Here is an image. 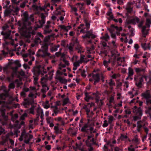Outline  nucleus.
I'll return each instance as SVG.
<instances>
[{
	"mask_svg": "<svg viewBox=\"0 0 151 151\" xmlns=\"http://www.w3.org/2000/svg\"><path fill=\"white\" fill-rule=\"evenodd\" d=\"M48 45L45 43L42 45L41 48L38 50L36 56L37 57L44 58L46 56H49L50 54L48 52Z\"/></svg>",
	"mask_w": 151,
	"mask_h": 151,
	"instance_id": "nucleus-1",
	"label": "nucleus"
},
{
	"mask_svg": "<svg viewBox=\"0 0 151 151\" xmlns=\"http://www.w3.org/2000/svg\"><path fill=\"white\" fill-rule=\"evenodd\" d=\"M24 17L23 22L22 24L20 23L19 21L18 22V24H19V26H21L22 25L21 29H27L29 30H32V27L30 26L31 24V22L28 21V20L29 19L28 14L27 13H24Z\"/></svg>",
	"mask_w": 151,
	"mask_h": 151,
	"instance_id": "nucleus-2",
	"label": "nucleus"
},
{
	"mask_svg": "<svg viewBox=\"0 0 151 151\" xmlns=\"http://www.w3.org/2000/svg\"><path fill=\"white\" fill-rule=\"evenodd\" d=\"M143 98L146 100L145 104L147 106H149L151 104V95L149 90H147L145 92L141 94Z\"/></svg>",
	"mask_w": 151,
	"mask_h": 151,
	"instance_id": "nucleus-3",
	"label": "nucleus"
},
{
	"mask_svg": "<svg viewBox=\"0 0 151 151\" xmlns=\"http://www.w3.org/2000/svg\"><path fill=\"white\" fill-rule=\"evenodd\" d=\"M150 24L151 25V20L149 19H147L145 22L146 26H143L142 27V37H146L148 32L147 30H146V27L150 28Z\"/></svg>",
	"mask_w": 151,
	"mask_h": 151,
	"instance_id": "nucleus-4",
	"label": "nucleus"
},
{
	"mask_svg": "<svg viewBox=\"0 0 151 151\" xmlns=\"http://www.w3.org/2000/svg\"><path fill=\"white\" fill-rule=\"evenodd\" d=\"M41 20L39 21L37 23H36L35 25L34 26L35 29L37 30L39 28L42 27L44 24L45 23V16L43 13L41 14Z\"/></svg>",
	"mask_w": 151,
	"mask_h": 151,
	"instance_id": "nucleus-5",
	"label": "nucleus"
},
{
	"mask_svg": "<svg viewBox=\"0 0 151 151\" xmlns=\"http://www.w3.org/2000/svg\"><path fill=\"white\" fill-rule=\"evenodd\" d=\"M134 80L135 81V85L139 88L142 87V82L143 81V76H139L135 75L134 78Z\"/></svg>",
	"mask_w": 151,
	"mask_h": 151,
	"instance_id": "nucleus-6",
	"label": "nucleus"
},
{
	"mask_svg": "<svg viewBox=\"0 0 151 151\" xmlns=\"http://www.w3.org/2000/svg\"><path fill=\"white\" fill-rule=\"evenodd\" d=\"M41 68V66L40 65H37L34 67L32 70L33 75L39 76L41 74H43Z\"/></svg>",
	"mask_w": 151,
	"mask_h": 151,
	"instance_id": "nucleus-7",
	"label": "nucleus"
},
{
	"mask_svg": "<svg viewBox=\"0 0 151 151\" xmlns=\"http://www.w3.org/2000/svg\"><path fill=\"white\" fill-rule=\"evenodd\" d=\"M24 137L25 139H32L33 137V135L30 134L28 133H26L25 129H24L22 132L21 135L19 139L20 142H22L23 140V137Z\"/></svg>",
	"mask_w": 151,
	"mask_h": 151,
	"instance_id": "nucleus-8",
	"label": "nucleus"
},
{
	"mask_svg": "<svg viewBox=\"0 0 151 151\" xmlns=\"http://www.w3.org/2000/svg\"><path fill=\"white\" fill-rule=\"evenodd\" d=\"M132 17L131 16V17L127 18L126 20V23L128 24H136V23H138L139 21V19L137 17L135 18L131 19L132 18Z\"/></svg>",
	"mask_w": 151,
	"mask_h": 151,
	"instance_id": "nucleus-9",
	"label": "nucleus"
},
{
	"mask_svg": "<svg viewBox=\"0 0 151 151\" xmlns=\"http://www.w3.org/2000/svg\"><path fill=\"white\" fill-rule=\"evenodd\" d=\"M133 112L136 115L142 116L143 113L142 110L140 107L138 108L137 106H135L133 107Z\"/></svg>",
	"mask_w": 151,
	"mask_h": 151,
	"instance_id": "nucleus-10",
	"label": "nucleus"
},
{
	"mask_svg": "<svg viewBox=\"0 0 151 151\" xmlns=\"http://www.w3.org/2000/svg\"><path fill=\"white\" fill-rule=\"evenodd\" d=\"M82 37L83 39L88 38L89 39L91 38L93 39L96 37V36L93 34L92 32H91L89 31H88L86 32V34L85 35L82 36Z\"/></svg>",
	"mask_w": 151,
	"mask_h": 151,
	"instance_id": "nucleus-11",
	"label": "nucleus"
},
{
	"mask_svg": "<svg viewBox=\"0 0 151 151\" xmlns=\"http://www.w3.org/2000/svg\"><path fill=\"white\" fill-rule=\"evenodd\" d=\"M21 29L22 30H27L29 31L28 33L26 34L25 36L26 37L28 38H30L31 35H34L36 33L35 31L36 30L35 29L34 26L32 27V29L31 30H29L27 29Z\"/></svg>",
	"mask_w": 151,
	"mask_h": 151,
	"instance_id": "nucleus-12",
	"label": "nucleus"
},
{
	"mask_svg": "<svg viewBox=\"0 0 151 151\" xmlns=\"http://www.w3.org/2000/svg\"><path fill=\"white\" fill-rule=\"evenodd\" d=\"M4 93L0 94V99L2 100H5L6 98L9 96V92L6 90H4Z\"/></svg>",
	"mask_w": 151,
	"mask_h": 151,
	"instance_id": "nucleus-13",
	"label": "nucleus"
},
{
	"mask_svg": "<svg viewBox=\"0 0 151 151\" xmlns=\"http://www.w3.org/2000/svg\"><path fill=\"white\" fill-rule=\"evenodd\" d=\"M11 32V30H9L7 32L2 31L1 33V34L4 36V40H6L9 38Z\"/></svg>",
	"mask_w": 151,
	"mask_h": 151,
	"instance_id": "nucleus-14",
	"label": "nucleus"
},
{
	"mask_svg": "<svg viewBox=\"0 0 151 151\" xmlns=\"http://www.w3.org/2000/svg\"><path fill=\"white\" fill-rule=\"evenodd\" d=\"M137 131L138 132H140L141 128L142 127L145 126V124H143V122L142 121H138L137 123Z\"/></svg>",
	"mask_w": 151,
	"mask_h": 151,
	"instance_id": "nucleus-15",
	"label": "nucleus"
},
{
	"mask_svg": "<svg viewBox=\"0 0 151 151\" xmlns=\"http://www.w3.org/2000/svg\"><path fill=\"white\" fill-rule=\"evenodd\" d=\"M126 10L127 11V12L125 14L126 17H127V18L131 17V16L129 15V14H130L132 13L133 11L132 8L130 6H129L126 7Z\"/></svg>",
	"mask_w": 151,
	"mask_h": 151,
	"instance_id": "nucleus-16",
	"label": "nucleus"
},
{
	"mask_svg": "<svg viewBox=\"0 0 151 151\" xmlns=\"http://www.w3.org/2000/svg\"><path fill=\"white\" fill-rule=\"evenodd\" d=\"M59 27L61 28V30H63L64 31L66 32H68L71 27L70 26H66L64 25H60L59 26Z\"/></svg>",
	"mask_w": 151,
	"mask_h": 151,
	"instance_id": "nucleus-17",
	"label": "nucleus"
},
{
	"mask_svg": "<svg viewBox=\"0 0 151 151\" xmlns=\"http://www.w3.org/2000/svg\"><path fill=\"white\" fill-rule=\"evenodd\" d=\"M84 22L86 27V29L88 30L90 28V21L88 18H85L84 19Z\"/></svg>",
	"mask_w": 151,
	"mask_h": 151,
	"instance_id": "nucleus-18",
	"label": "nucleus"
},
{
	"mask_svg": "<svg viewBox=\"0 0 151 151\" xmlns=\"http://www.w3.org/2000/svg\"><path fill=\"white\" fill-rule=\"evenodd\" d=\"M92 77L94 80L95 81V82H99L100 80L99 75V73L96 74H93Z\"/></svg>",
	"mask_w": 151,
	"mask_h": 151,
	"instance_id": "nucleus-19",
	"label": "nucleus"
},
{
	"mask_svg": "<svg viewBox=\"0 0 151 151\" xmlns=\"http://www.w3.org/2000/svg\"><path fill=\"white\" fill-rule=\"evenodd\" d=\"M42 88L41 89V91L43 93H45L46 92L49 90V88L46 84H42Z\"/></svg>",
	"mask_w": 151,
	"mask_h": 151,
	"instance_id": "nucleus-20",
	"label": "nucleus"
},
{
	"mask_svg": "<svg viewBox=\"0 0 151 151\" xmlns=\"http://www.w3.org/2000/svg\"><path fill=\"white\" fill-rule=\"evenodd\" d=\"M88 124H85L83 126L81 129V131L83 132H88V129H86V128L88 127Z\"/></svg>",
	"mask_w": 151,
	"mask_h": 151,
	"instance_id": "nucleus-21",
	"label": "nucleus"
},
{
	"mask_svg": "<svg viewBox=\"0 0 151 151\" xmlns=\"http://www.w3.org/2000/svg\"><path fill=\"white\" fill-rule=\"evenodd\" d=\"M56 78L62 83H65V84L67 82V81L66 79L63 78L60 76Z\"/></svg>",
	"mask_w": 151,
	"mask_h": 151,
	"instance_id": "nucleus-22",
	"label": "nucleus"
},
{
	"mask_svg": "<svg viewBox=\"0 0 151 151\" xmlns=\"http://www.w3.org/2000/svg\"><path fill=\"white\" fill-rule=\"evenodd\" d=\"M135 71L137 73V75L139 76V73L141 72H144L145 69L143 68H135Z\"/></svg>",
	"mask_w": 151,
	"mask_h": 151,
	"instance_id": "nucleus-23",
	"label": "nucleus"
},
{
	"mask_svg": "<svg viewBox=\"0 0 151 151\" xmlns=\"http://www.w3.org/2000/svg\"><path fill=\"white\" fill-rule=\"evenodd\" d=\"M54 129L55 130V132L57 134H61L62 132L61 129H59L58 127L57 126H55L54 127Z\"/></svg>",
	"mask_w": 151,
	"mask_h": 151,
	"instance_id": "nucleus-24",
	"label": "nucleus"
},
{
	"mask_svg": "<svg viewBox=\"0 0 151 151\" xmlns=\"http://www.w3.org/2000/svg\"><path fill=\"white\" fill-rule=\"evenodd\" d=\"M90 93H88L86 92L85 93V97L84 98L85 100L87 102H88L89 99H91V96L89 95Z\"/></svg>",
	"mask_w": 151,
	"mask_h": 151,
	"instance_id": "nucleus-25",
	"label": "nucleus"
},
{
	"mask_svg": "<svg viewBox=\"0 0 151 151\" xmlns=\"http://www.w3.org/2000/svg\"><path fill=\"white\" fill-rule=\"evenodd\" d=\"M109 36L107 33H105L104 36L101 37V39L103 40L106 41H107L109 40Z\"/></svg>",
	"mask_w": 151,
	"mask_h": 151,
	"instance_id": "nucleus-26",
	"label": "nucleus"
},
{
	"mask_svg": "<svg viewBox=\"0 0 151 151\" xmlns=\"http://www.w3.org/2000/svg\"><path fill=\"white\" fill-rule=\"evenodd\" d=\"M37 112L39 115H40V114H41L40 118L42 119H43L44 114L42 110L40 108H38L37 110Z\"/></svg>",
	"mask_w": 151,
	"mask_h": 151,
	"instance_id": "nucleus-27",
	"label": "nucleus"
},
{
	"mask_svg": "<svg viewBox=\"0 0 151 151\" xmlns=\"http://www.w3.org/2000/svg\"><path fill=\"white\" fill-rule=\"evenodd\" d=\"M150 43H149L147 45L146 43H143L142 44V46L145 50H146L147 49H148L149 50H150Z\"/></svg>",
	"mask_w": 151,
	"mask_h": 151,
	"instance_id": "nucleus-28",
	"label": "nucleus"
},
{
	"mask_svg": "<svg viewBox=\"0 0 151 151\" xmlns=\"http://www.w3.org/2000/svg\"><path fill=\"white\" fill-rule=\"evenodd\" d=\"M10 63L11 64H15L18 67H20L21 66L19 60H16L13 62H11Z\"/></svg>",
	"mask_w": 151,
	"mask_h": 151,
	"instance_id": "nucleus-29",
	"label": "nucleus"
},
{
	"mask_svg": "<svg viewBox=\"0 0 151 151\" xmlns=\"http://www.w3.org/2000/svg\"><path fill=\"white\" fill-rule=\"evenodd\" d=\"M128 75L129 76H132L134 74L133 69L131 68H129L128 69Z\"/></svg>",
	"mask_w": 151,
	"mask_h": 151,
	"instance_id": "nucleus-30",
	"label": "nucleus"
},
{
	"mask_svg": "<svg viewBox=\"0 0 151 151\" xmlns=\"http://www.w3.org/2000/svg\"><path fill=\"white\" fill-rule=\"evenodd\" d=\"M41 40L40 38L38 37H36L34 40L35 43L36 44H38V43H41Z\"/></svg>",
	"mask_w": 151,
	"mask_h": 151,
	"instance_id": "nucleus-31",
	"label": "nucleus"
},
{
	"mask_svg": "<svg viewBox=\"0 0 151 151\" xmlns=\"http://www.w3.org/2000/svg\"><path fill=\"white\" fill-rule=\"evenodd\" d=\"M34 102L32 100V102H31L27 100V102H24L23 103V105L25 108H27V105H29L30 104H31Z\"/></svg>",
	"mask_w": 151,
	"mask_h": 151,
	"instance_id": "nucleus-32",
	"label": "nucleus"
},
{
	"mask_svg": "<svg viewBox=\"0 0 151 151\" xmlns=\"http://www.w3.org/2000/svg\"><path fill=\"white\" fill-rule=\"evenodd\" d=\"M108 30L111 33V36L112 38H116V35L114 33H112V29L111 28H109L108 29Z\"/></svg>",
	"mask_w": 151,
	"mask_h": 151,
	"instance_id": "nucleus-33",
	"label": "nucleus"
},
{
	"mask_svg": "<svg viewBox=\"0 0 151 151\" xmlns=\"http://www.w3.org/2000/svg\"><path fill=\"white\" fill-rule=\"evenodd\" d=\"M11 12V10L6 9L4 12V15L5 16H9L10 15Z\"/></svg>",
	"mask_w": 151,
	"mask_h": 151,
	"instance_id": "nucleus-34",
	"label": "nucleus"
},
{
	"mask_svg": "<svg viewBox=\"0 0 151 151\" xmlns=\"http://www.w3.org/2000/svg\"><path fill=\"white\" fill-rule=\"evenodd\" d=\"M127 138L128 137L127 135H124L123 134H121L119 138L121 140L123 141L124 140V139H127Z\"/></svg>",
	"mask_w": 151,
	"mask_h": 151,
	"instance_id": "nucleus-35",
	"label": "nucleus"
},
{
	"mask_svg": "<svg viewBox=\"0 0 151 151\" xmlns=\"http://www.w3.org/2000/svg\"><path fill=\"white\" fill-rule=\"evenodd\" d=\"M1 114L2 117L4 118H7V117L5 115V110H1Z\"/></svg>",
	"mask_w": 151,
	"mask_h": 151,
	"instance_id": "nucleus-36",
	"label": "nucleus"
},
{
	"mask_svg": "<svg viewBox=\"0 0 151 151\" xmlns=\"http://www.w3.org/2000/svg\"><path fill=\"white\" fill-rule=\"evenodd\" d=\"M108 84L110 86H114L115 85V83L111 79L109 80V82L108 83Z\"/></svg>",
	"mask_w": 151,
	"mask_h": 151,
	"instance_id": "nucleus-37",
	"label": "nucleus"
},
{
	"mask_svg": "<svg viewBox=\"0 0 151 151\" xmlns=\"http://www.w3.org/2000/svg\"><path fill=\"white\" fill-rule=\"evenodd\" d=\"M151 105L150 106H149L146 111L145 112L146 114H148L150 115L151 114V104L150 105Z\"/></svg>",
	"mask_w": 151,
	"mask_h": 151,
	"instance_id": "nucleus-38",
	"label": "nucleus"
},
{
	"mask_svg": "<svg viewBox=\"0 0 151 151\" xmlns=\"http://www.w3.org/2000/svg\"><path fill=\"white\" fill-rule=\"evenodd\" d=\"M141 116H142L139 115H137L134 117L133 119L135 121H137L138 120H139L141 119Z\"/></svg>",
	"mask_w": 151,
	"mask_h": 151,
	"instance_id": "nucleus-39",
	"label": "nucleus"
},
{
	"mask_svg": "<svg viewBox=\"0 0 151 151\" xmlns=\"http://www.w3.org/2000/svg\"><path fill=\"white\" fill-rule=\"evenodd\" d=\"M67 47H68V49L70 52L71 53L73 52V45L72 46L70 45L69 46L68 45H67Z\"/></svg>",
	"mask_w": 151,
	"mask_h": 151,
	"instance_id": "nucleus-40",
	"label": "nucleus"
},
{
	"mask_svg": "<svg viewBox=\"0 0 151 151\" xmlns=\"http://www.w3.org/2000/svg\"><path fill=\"white\" fill-rule=\"evenodd\" d=\"M27 114L26 113H24L22 115L20 116V119L22 120H24L25 117H27Z\"/></svg>",
	"mask_w": 151,
	"mask_h": 151,
	"instance_id": "nucleus-41",
	"label": "nucleus"
},
{
	"mask_svg": "<svg viewBox=\"0 0 151 151\" xmlns=\"http://www.w3.org/2000/svg\"><path fill=\"white\" fill-rule=\"evenodd\" d=\"M51 32H52V30L50 29H45L44 33L45 34H47L50 33Z\"/></svg>",
	"mask_w": 151,
	"mask_h": 151,
	"instance_id": "nucleus-42",
	"label": "nucleus"
},
{
	"mask_svg": "<svg viewBox=\"0 0 151 151\" xmlns=\"http://www.w3.org/2000/svg\"><path fill=\"white\" fill-rule=\"evenodd\" d=\"M15 87V85L14 83H12L9 84V88L10 89H14Z\"/></svg>",
	"mask_w": 151,
	"mask_h": 151,
	"instance_id": "nucleus-43",
	"label": "nucleus"
},
{
	"mask_svg": "<svg viewBox=\"0 0 151 151\" xmlns=\"http://www.w3.org/2000/svg\"><path fill=\"white\" fill-rule=\"evenodd\" d=\"M46 79L44 77H43L41 79V81L40 82L41 83V85H42V84H46L45 82L46 81Z\"/></svg>",
	"mask_w": 151,
	"mask_h": 151,
	"instance_id": "nucleus-44",
	"label": "nucleus"
},
{
	"mask_svg": "<svg viewBox=\"0 0 151 151\" xmlns=\"http://www.w3.org/2000/svg\"><path fill=\"white\" fill-rule=\"evenodd\" d=\"M114 119V118L112 116H110L108 118L109 123L110 124H111L112 123L113 121V120Z\"/></svg>",
	"mask_w": 151,
	"mask_h": 151,
	"instance_id": "nucleus-45",
	"label": "nucleus"
},
{
	"mask_svg": "<svg viewBox=\"0 0 151 151\" xmlns=\"http://www.w3.org/2000/svg\"><path fill=\"white\" fill-rule=\"evenodd\" d=\"M34 106H32L29 109V113L32 114H34Z\"/></svg>",
	"mask_w": 151,
	"mask_h": 151,
	"instance_id": "nucleus-46",
	"label": "nucleus"
},
{
	"mask_svg": "<svg viewBox=\"0 0 151 151\" xmlns=\"http://www.w3.org/2000/svg\"><path fill=\"white\" fill-rule=\"evenodd\" d=\"M114 101V96H111L109 98V102L110 104L113 102Z\"/></svg>",
	"mask_w": 151,
	"mask_h": 151,
	"instance_id": "nucleus-47",
	"label": "nucleus"
},
{
	"mask_svg": "<svg viewBox=\"0 0 151 151\" xmlns=\"http://www.w3.org/2000/svg\"><path fill=\"white\" fill-rule=\"evenodd\" d=\"M80 62L78 61L75 62L73 64V66L74 67H78L80 66Z\"/></svg>",
	"mask_w": 151,
	"mask_h": 151,
	"instance_id": "nucleus-48",
	"label": "nucleus"
},
{
	"mask_svg": "<svg viewBox=\"0 0 151 151\" xmlns=\"http://www.w3.org/2000/svg\"><path fill=\"white\" fill-rule=\"evenodd\" d=\"M18 67L15 66V67H12L11 68V69L13 70V72L14 73H17V71L18 69Z\"/></svg>",
	"mask_w": 151,
	"mask_h": 151,
	"instance_id": "nucleus-49",
	"label": "nucleus"
},
{
	"mask_svg": "<svg viewBox=\"0 0 151 151\" xmlns=\"http://www.w3.org/2000/svg\"><path fill=\"white\" fill-rule=\"evenodd\" d=\"M110 63L109 61H107L106 60H105L103 61V64L104 66H105L106 68H107L108 67V65L109 63Z\"/></svg>",
	"mask_w": 151,
	"mask_h": 151,
	"instance_id": "nucleus-50",
	"label": "nucleus"
},
{
	"mask_svg": "<svg viewBox=\"0 0 151 151\" xmlns=\"http://www.w3.org/2000/svg\"><path fill=\"white\" fill-rule=\"evenodd\" d=\"M86 71L85 70H83L81 72V75L82 76L85 78L86 76Z\"/></svg>",
	"mask_w": 151,
	"mask_h": 151,
	"instance_id": "nucleus-51",
	"label": "nucleus"
},
{
	"mask_svg": "<svg viewBox=\"0 0 151 151\" xmlns=\"http://www.w3.org/2000/svg\"><path fill=\"white\" fill-rule=\"evenodd\" d=\"M57 50V47L56 46H55L54 47H52L50 48V51L52 52H53L54 51H56Z\"/></svg>",
	"mask_w": 151,
	"mask_h": 151,
	"instance_id": "nucleus-52",
	"label": "nucleus"
},
{
	"mask_svg": "<svg viewBox=\"0 0 151 151\" xmlns=\"http://www.w3.org/2000/svg\"><path fill=\"white\" fill-rule=\"evenodd\" d=\"M50 39V37L49 36H46L44 39L43 41L45 43L47 42Z\"/></svg>",
	"mask_w": 151,
	"mask_h": 151,
	"instance_id": "nucleus-53",
	"label": "nucleus"
},
{
	"mask_svg": "<svg viewBox=\"0 0 151 151\" xmlns=\"http://www.w3.org/2000/svg\"><path fill=\"white\" fill-rule=\"evenodd\" d=\"M5 3L6 4L5 5L3 6V8H7L8 7V6L10 4V1H9L8 0H6V1H5Z\"/></svg>",
	"mask_w": 151,
	"mask_h": 151,
	"instance_id": "nucleus-54",
	"label": "nucleus"
},
{
	"mask_svg": "<svg viewBox=\"0 0 151 151\" xmlns=\"http://www.w3.org/2000/svg\"><path fill=\"white\" fill-rule=\"evenodd\" d=\"M108 125V123L106 120H105L104 122V123L102 125V126L104 127H107Z\"/></svg>",
	"mask_w": 151,
	"mask_h": 151,
	"instance_id": "nucleus-55",
	"label": "nucleus"
},
{
	"mask_svg": "<svg viewBox=\"0 0 151 151\" xmlns=\"http://www.w3.org/2000/svg\"><path fill=\"white\" fill-rule=\"evenodd\" d=\"M69 101V99L68 98L64 99L63 101V104L65 105L67 104L68 103Z\"/></svg>",
	"mask_w": 151,
	"mask_h": 151,
	"instance_id": "nucleus-56",
	"label": "nucleus"
},
{
	"mask_svg": "<svg viewBox=\"0 0 151 151\" xmlns=\"http://www.w3.org/2000/svg\"><path fill=\"white\" fill-rule=\"evenodd\" d=\"M104 104L103 102L102 101L101 99L99 100V102L97 104L99 107H101Z\"/></svg>",
	"mask_w": 151,
	"mask_h": 151,
	"instance_id": "nucleus-57",
	"label": "nucleus"
},
{
	"mask_svg": "<svg viewBox=\"0 0 151 151\" xmlns=\"http://www.w3.org/2000/svg\"><path fill=\"white\" fill-rule=\"evenodd\" d=\"M58 14L62 15H65V13H64V11L63 10H61L59 11L58 12Z\"/></svg>",
	"mask_w": 151,
	"mask_h": 151,
	"instance_id": "nucleus-58",
	"label": "nucleus"
},
{
	"mask_svg": "<svg viewBox=\"0 0 151 151\" xmlns=\"http://www.w3.org/2000/svg\"><path fill=\"white\" fill-rule=\"evenodd\" d=\"M126 114H131V111L129 109H127L125 110Z\"/></svg>",
	"mask_w": 151,
	"mask_h": 151,
	"instance_id": "nucleus-59",
	"label": "nucleus"
},
{
	"mask_svg": "<svg viewBox=\"0 0 151 151\" xmlns=\"http://www.w3.org/2000/svg\"><path fill=\"white\" fill-rule=\"evenodd\" d=\"M86 146L88 147H91V143L88 140H86Z\"/></svg>",
	"mask_w": 151,
	"mask_h": 151,
	"instance_id": "nucleus-60",
	"label": "nucleus"
},
{
	"mask_svg": "<svg viewBox=\"0 0 151 151\" xmlns=\"http://www.w3.org/2000/svg\"><path fill=\"white\" fill-rule=\"evenodd\" d=\"M86 29L85 27L84 28H82L81 29L80 31V32L81 33H85L86 32L87 30H85V29Z\"/></svg>",
	"mask_w": 151,
	"mask_h": 151,
	"instance_id": "nucleus-61",
	"label": "nucleus"
},
{
	"mask_svg": "<svg viewBox=\"0 0 151 151\" xmlns=\"http://www.w3.org/2000/svg\"><path fill=\"white\" fill-rule=\"evenodd\" d=\"M124 86L126 87V88H128L129 87V83L128 81H126L124 82Z\"/></svg>",
	"mask_w": 151,
	"mask_h": 151,
	"instance_id": "nucleus-62",
	"label": "nucleus"
},
{
	"mask_svg": "<svg viewBox=\"0 0 151 151\" xmlns=\"http://www.w3.org/2000/svg\"><path fill=\"white\" fill-rule=\"evenodd\" d=\"M112 14V12H111V9H109V11L106 13V15L108 16H110Z\"/></svg>",
	"mask_w": 151,
	"mask_h": 151,
	"instance_id": "nucleus-63",
	"label": "nucleus"
},
{
	"mask_svg": "<svg viewBox=\"0 0 151 151\" xmlns=\"http://www.w3.org/2000/svg\"><path fill=\"white\" fill-rule=\"evenodd\" d=\"M134 48L135 49L136 51H137L138 49L139 48V45L137 44H135L134 45Z\"/></svg>",
	"mask_w": 151,
	"mask_h": 151,
	"instance_id": "nucleus-64",
	"label": "nucleus"
}]
</instances>
